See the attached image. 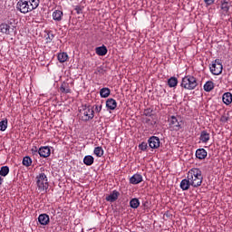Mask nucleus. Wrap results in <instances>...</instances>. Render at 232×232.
Listing matches in <instances>:
<instances>
[{
	"instance_id": "1",
	"label": "nucleus",
	"mask_w": 232,
	"mask_h": 232,
	"mask_svg": "<svg viewBox=\"0 0 232 232\" xmlns=\"http://www.w3.org/2000/svg\"><path fill=\"white\" fill-rule=\"evenodd\" d=\"M187 179L190 181L192 188H200V186H202V180H204L202 170L198 168H192L188 170Z\"/></svg>"
},
{
	"instance_id": "2",
	"label": "nucleus",
	"mask_w": 232,
	"mask_h": 232,
	"mask_svg": "<svg viewBox=\"0 0 232 232\" xmlns=\"http://www.w3.org/2000/svg\"><path fill=\"white\" fill-rule=\"evenodd\" d=\"M180 86L184 88V90H195L197 86H198V80L191 74L186 75L182 78Z\"/></svg>"
},
{
	"instance_id": "3",
	"label": "nucleus",
	"mask_w": 232,
	"mask_h": 232,
	"mask_svg": "<svg viewBox=\"0 0 232 232\" xmlns=\"http://www.w3.org/2000/svg\"><path fill=\"white\" fill-rule=\"evenodd\" d=\"M36 186L40 193H46L48 191L49 183L48 177L44 172H42L36 176Z\"/></svg>"
},
{
	"instance_id": "4",
	"label": "nucleus",
	"mask_w": 232,
	"mask_h": 232,
	"mask_svg": "<svg viewBox=\"0 0 232 232\" xmlns=\"http://www.w3.org/2000/svg\"><path fill=\"white\" fill-rule=\"evenodd\" d=\"M80 113L84 122H88L95 117V111H93V107L91 105H82V109H80Z\"/></svg>"
},
{
	"instance_id": "5",
	"label": "nucleus",
	"mask_w": 232,
	"mask_h": 232,
	"mask_svg": "<svg viewBox=\"0 0 232 232\" xmlns=\"http://www.w3.org/2000/svg\"><path fill=\"white\" fill-rule=\"evenodd\" d=\"M169 122V130L170 131H179L182 130V124H180V121H179V117L172 115L168 118Z\"/></svg>"
},
{
	"instance_id": "6",
	"label": "nucleus",
	"mask_w": 232,
	"mask_h": 232,
	"mask_svg": "<svg viewBox=\"0 0 232 232\" xmlns=\"http://www.w3.org/2000/svg\"><path fill=\"white\" fill-rule=\"evenodd\" d=\"M16 10L21 12V14H28V12H33L30 4L26 0H20L16 4Z\"/></svg>"
},
{
	"instance_id": "7",
	"label": "nucleus",
	"mask_w": 232,
	"mask_h": 232,
	"mask_svg": "<svg viewBox=\"0 0 232 232\" xmlns=\"http://www.w3.org/2000/svg\"><path fill=\"white\" fill-rule=\"evenodd\" d=\"M209 68L213 75H220L224 67L220 63V60H215V63H213Z\"/></svg>"
},
{
	"instance_id": "8",
	"label": "nucleus",
	"mask_w": 232,
	"mask_h": 232,
	"mask_svg": "<svg viewBox=\"0 0 232 232\" xmlns=\"http://www.w3.org/2000/svg\"><path fill=\"white\" fill-rule=\"evenodd\" d=\"M15 26L6 24V23H2L0 24V34H4L5 35H10L12 32H14V29Z\"/></svg>"
},
{
	"instance_id": "9",
	"label": "nucleus",
	"mask_w": 232,
	"mask_h": 232,
	"mask_svg": "<svg viewBox=\"0 0 232 232\" xmlns=\"http://www.w3.org/2000/svg\"><path fill=\"white\" fill-rule=\"evenodd\" d=\"M148 142H149V146H150V148H151V150H157V149L160 148V139H159V137L152 136V137L149 138Z\"/></svg>"
},
{
	"instance_id": "10",
	"label": "nucleus",
	"mask_w": 232,
	"mask_h": 232,
	"mask_svg": "<svg viewBox=\"0 0 232 232\" xmlns=\"http://www.w3.org/2000/svg\"><path fill=\"white\" fill-rule=\"evenodd\" d=\"M38 154L40 155V157L47 159V157H50V155H52V150H50L49 146H44L38 150Z\"/></svg>"
},
{
	"instance_id": "11",
	"label": "nucleus",
	"mask_w": 232,
	"mask_h": 232,
	"mask_svg": "<svg viewBox=\"0 0 232 232\" xmlns=\"http://www.w3.org/2000/svg\"><path fill=\"white\" fill-rule=\"evenodd\" d=\"M38 222L41 226H48V224H50V216H48V214H40Z\"/></svg>"
},
{
	"instance_id": "12",
	"label": "nucleus",
	"mask_w": 232,
	"mask_h": 232,
	"mask_svg": "<svg viewBox=\"0 0 232 232\" xmlns=\"http://www.w3.org/2000/svg\"><path fill=\"white\" fill-rule=\"evenodd\" d=\"M142 175L136 173L130 179V184H133L134 186H137V184H140L142 182Z\"/></svg>"
},
{
	"instance_id": "13",
	"label": "nucleus",
	"mask_w": 232,
	"mask_h": 232,
	"mask_svg": "<svg viewBox=\"0 0 232 232\" xmlns=\"http://www.w3.org/2000/svg\"><path fill=\"white\" fill-rule=\"evenodd\" d=\"M230 7H231V4H229L227 0H221L220 8L224 15H227V14L229 12Z\"/></svg>"
},
{
	"instance_id": "14",
	"label": "nucleus",
	"mask_w": 232,
	"mask_h": 232,
	"mask_svg": "<svg viewBox=\"0 0 232 232\" xmlns=\"http://www.w3.org/2000/svg\"><path fill=\"white\" fill-rule=\"evenodd\" d=\"M179 188L180 189H182V191H188V189L191 188V181L189 180V179L187 178L182 179Z\"/></svg>"
},
{
	"instance_id": "15",
	"label": "nucleus",
	"mask_w": 232,
	"mask_h": 232,
	"mask_svg": "<svg viewBox=\"0 0 232 232\" xmlns=\"http://www.w3.org/2000/svg\"><path fill=\"white\" fill-rule=\"evenodd\" d=\"M121 194L117 190H113L109 196H106L107 202H115Z\"/></svg>"
},
{
	"instance_id": "16",
	"label": "nucleus",
	"mask_w": 232,
	"mask_h": 232,
	"mask_svg": "<svg viewBox=\"0 0 232 232\" xmlns=\"http://www.w3.org/2000/svg\"><path fill=\"white\" fill-rule=\"evenodd\" d=\"M106 108L111 111L115 110L117 108V101L113 98H109L106 101Z\"/></svg>"
},
{
	"instance_id": "17",
	"label": "nucleus",
	"mask_w": 232,
	"mask_h": 232,
	"mask_svg": "<svg viewBox=\"0 0 232 232\" xmlns=\"http://www.w3.org/2000/svg\"><path fill=\"white\" fill-rule=\"evenodd\" d=\"M196 157L199 160H204V159H206V157H208V151L205 149H198L196 150Z\"/></svg>"
},
{
	"instance_id": "18",
	"label": "nucleus",
	"mask_w": 232,
	"mask_h": 232,
	"mask_svg": "<svg viewBox=\"0 0 232 232\" xmlns=\"http://www.w3.org/2000/svg\"><path fill=\"white\" fill-rule=\"evenodd\" d=\"M95 53L101 57H104L108 53V48L105 45H102L95 48Z\"/></svg>"
},
{
	"instance_id": "19",
	"label": "nucleus",
	"mask_w": 232,
	"mask_h": 232,
	"mask_svg": "<svg viewBox=\"0 0 232 232\" xmlns=\"http://www.w3.org/2000/svg\"><path fill=\"white\" fill-rule=\"evenodd\" d=\"M222 101L224 104L229 106L232 102V93L231 92H225L222 96Z\"/></svg>"
},
{
	"instance_id": "20",
	"label": "nucleus",
	"mask_w": 232,
	"mask_h": 232,
	"mask_svg": "<svg viewBox=\"0 0 232 232\" xmlns=\"http://www.w3.org/2000/svg\"><path fill=\"white\" fill-rule=\"evenodd\" d=\"M63 11L61 10H55L53 12V21H56L57 23L63 21Z\"/></svg>"
},
{
	"instance_id": "21",
	"label": "nucleus",
	"mask_w": 232,
	"mask_h": 232,
	"mask_svg": "<svg viewBox=\"0 0 232 232\" xmlns=\"http://www.w3.org/2000/svg\"><path fill=\"white\" fill-rule=\"evenodd\" d=\"M60 91L62 92V93H72L70 83L63 82L60 86Z\"/></svg>"
},
{
	"instance_id": "22",
	"label": "nucleus",
	"mask_w": 232,
	"mask_h": 232,
	"mask_svg": "<svg viewBox=\"0 0 232 232\" xmlns=\"http://www.w3.org/2000/svg\"><path fill=\"white\" fill-rule=\"evenodd\" d=\"M209 139H210V135L207 130L201 131L200 136H199V140H201V142L203 144H207V142L209 140Z\"/></svg>"
},
{
	"instance_id": "23",
	"label": "nucleus",
	"mask_w": 232,
	"mask_h": 232,
	"mask_svg": "<svg viewBox=\"0 0 232 232\" xmlns=\"http://www.w3.org/2000/svg\"><path fill=\"white\" fill-rule=\"evenodd\" d=\"M110 93H111V91L108 87H103L100 90V96L102 99H106L110 97Z\"/></svg>"
},
{
	"instance_id": "24",
	"label": "nucleus",
	"mask_w": 232,
	"mask_h": 232,
	"mask_svg": "<svg viewBox=\"0 0 232 232\" xmlns=\"http://www.w3.org/2000/svg\"><path fill=\"white\" fill-rule=\"evenodd\" d=\"M26 1L28 2V5L31 7V10L33 12H34V10H36V8H39L41 0H26Z\"/></svg>"
},
{
	"instance_id": "25",
	"label": "nucleus",
	"mask_w": 232,
	"mask_h": 232,
	"mask_svg": "<svg viewBox=\"0 0 232 232\" xmlns=\"http://www.w3.org/2000/svg\"><path fill=\"white\" fill-rule=\"evenodd\" d=\"M214 89H215V83L211 81L206 82V83L203 86V90H205L208 92H212V90Z\"/></svg>"
},
{
	"instance_id": "26",
	"label": "nucleus",
	"mask_w": 232,
	"mask_h": 232,
	"mask_svg": "<svg viewBox=\"0 0 232 232\" xmlns=\"http://www.w3.org/2000/svg\"><path fill=\"white\" fill-rule=\"evenodd\" d=\"M94 161L95 159L92 155H87L83 158V164H85V166H92Z\"/></svg>"
},
{
	"instance_id": "27",
	"label": "nucleus",
	"mask_w": 232,
	"mask_h": 232,
	"mask_svg": "<svg viewBox=\"0 0 232 232\" xmlns=\"http://www.w3.org/2000/svg\"><path fill=\"white\" fill-rule=\"evenodd\" d=\"M177 84H179V79H177V77H170L168 80V85L169 88H176Z\"/></svg>"
},
{
	"instance_id": "28",
	"label": "nucleus",
	"mask_w": 232,
	"mask_h": 232,
	"mask_svg": "<svg viewBox=\"0 0 232 232\" xmlns=\"http://www.w3.org/2000/svg\"><path fill=\"white\" fill-rule=\"evenodd\" d=\"M57 59L59 63H66L68 61V53H59L57 55Z\"/></svg>"
},
{
	"instance_id": "29",
	"label": "nucleus",
	"mask_w": 232,
	"mask_h": 232,
	"mask_svg": "<svg viewBox=\"0 0 232 232\" xmlns=\"http://www.w3.org/2000/svg\"><path fill=\"white\" fill-rule=\"evenodd\" d=\"M130 206L132 209H137V208H139V206H140V201L139 200V198H134L130 199Z\"/></svg>"
},
{
	"instance_id": "30",
	"label": "nucleus",
	"mask_w": 232,
	"mask_h": 232,
	"mask_svg": "<svg viewBox=\"0 0 232 232\" xmlns=\"http://www.w3.org/2000/svg\"><path fill=\"white\" fill-rule=\"evenodd\" d=\"M22 164L25 166V168H30V166H32V158L29 156L24 157Z\"/></svg>"
},
{
	"instance_id": "31",
	"label": "nucleus",
	"mask_w": 232,
	"mask_h": 232,
	"mask_svg": "<svg viewBox=\"0 0 232 232\" xmlns=\"http://www.w3.org/2000/svg\"><path fill=\"white\" fill-rule=\"evenodd\" d=\"M94 155H96V157H102V155H104V150L102 149V147H96L94 148L93 150Z\"/></svg>"
},
{
	"instance_id": "32",
	"label": "nucleus",
	"mask_w": 232,
	"mask_h": 232,
	"mask_svg": "<svg viewBox=\"0 0 232 232\" xmlns=\"http://www.w3.org/2000/svg\"><path fill=\"white\" fill-rule=\"evenodd\" d=\"M6 128H8V119H4L0 121V131H6Z\"/></svg>"
},
{
	"instance_id": "33",
	"label": "nucleus",
	"mask_w": 232,
	"mask_h": 232,
	"mask_svg": "<svg viewBox=\"0 0 232 232\" xmlns=\"http://www.w3.org/2000/svg\"><path fill=\"white\" fill-rule=\"evenodd\" d=\"M8 173H10V168H8V166H3L0 169V176L1 177H6V175H8Z\"/></svg>"
},
{
	"instance_id": "34",
	"label": "nucleus",
	"mask_w": 232,
	"mask_h": 232,
	"mask_svg": "<svg viewBox=\"0 0 232 232\" xmlns=\"http://www.w3.org/2000/svg\"><path fill=\"white\" fill-rule=\"evenodd\" d=\"M54 37H55V34H53V33L52 31H49L47 33V35L45 36L46 43L47 44L52 43V41H53Z\"/></svg>"
},
{
	"instance_id": "35",
	"label": "nucleus",
	"mask_w": 232,
	"mask_h": 232,
	"mask_svg": "<svg viewBox=\"0 0 232 232\" xmlns=\"http://www.w3.org/2000/svg\"><path fill=\"white\" fill-rule=\"evenodd\" d=\"M139 149H140L141 151H146V150H148V143H146V142H141V143L139 145Z\"/></svg>"
},
{
	"instance_id": "36",
	"label": "nucleus",
	"mask_w": 232,
	"mask_h": 232,
	"mask_svg": "<svg viewBox=\"0 0 232 232\" xmlns=\"http://www.w3.org/2000/svg\"><path fill=\"white\" fill-rule=\"evenodd\" d=\"M94 110L96 113H101V111H102V104H95Z\"/></svg>"
},
{
	"instance_id": "37",
	"label": "nucleus",
	"mask_w": 232,
	"mask_h": 232,
	"mask_svg": "<svg viewBox=\"0 0 232 232\" xmlns=\"http://www.w3.org/2000/svg\"><path fill=\"white\" fill-rule=\"evenodd\" d=\"M74 10H75L76 14H78V15L82 14V7L81 5H76Z\"/></svg>"
},
{
	"instance_id": "38",
	"label": "nucleus",
	"mask_w": 232,
	"mask_h": 232,
	"mask_svg": "<svg viewBox=\"0 0 232 232\" xmlns=\"http://www.w3.org/2000/svg\"><path fill=\"white\" fill-rule=\"evenodd\" d=\"M207 6H211L215 3V0H203Z\"/></svg>"
},
{
	"instance_id": "39",
	"label": "nucleus",
	"mask_w": 232,
	"mask_h": 232,
	"mask_svg": "<svg viewBox=\"0 0 232 232\" xmlns=\"http://www.w3.org/2000/svg\"><path fill=\"white\" fill-rule=\"evenodd\" d=\"M229 121V118L227 116H221L220 121L221 122H227Z\"/></svg>"
},
{
	"instance_id": "40",
	"label": "nucleus",
	"mask_w": 232,
	"mask_h": 232,
	"mask_svg": "<svg viewBox=\"0 0 232 232\" xmlns=\"http://www.w3.org/2000/svg\"><path fill=\"white\" fill-rule=\"evenodd\" d=\"M3 184V179L2 177L0 176V186Z\"/></svg>"
}]
</instances>
